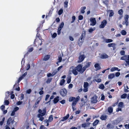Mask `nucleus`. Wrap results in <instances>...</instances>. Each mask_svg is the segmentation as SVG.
Segmentation results:
<instances>
[{
    "label": "nucleus",
    "instance_id": "23",
    "mask_svg": "<svg viewBox=\"0 0 129 129\" xmlns=\"http://www.w3.org/2000/svg\"><path fill=\"white\" fill-rule=\"evenodd\" d=\"M123 106V102H120L118 103V105L119 108H122Z\"/></svg>",
    "mask_w": 129,
    "mask_h": 129
},
{
    "label": "nucleus",
    "instance_id": "29",
    "mask_svg": "<svg viewBox=\"0 0 129 129\" xmlns=\"http://www.w3.org/2000/svg\"><path fill=\"white\" fill-rule=\"evenodd\" d=\"M52 79V78H48L46 81V83L47 84L50 83L51 82Z\"/></svg>",
    "mask_w": 129,
    "mask_h": 129
},
{
    "label": "nucleus",
    "instance_id": "42",
    "mask_svg": "<svg viewBox=\"0 0 129 129\" xmlns=\"http://www.w3.org/2000/svg\"><path fill=\"white\" fill-rule=\"evenodd\" d=\"M126 63L125 64V65L126 66L127 65H129V59H127L125 60Z\"/></svg>",
    "mask_w": 129,
    "mask_h": 129
},
{
    "label": "nucleus",
    "instance_id": "46",
    "mask_svg": "<svg viewBox=\"0 0 129 129\" xmlns=\"http://www.w3.org/2000/svg\"><path fill=\"white\" fill-rule=\"evenodd\" d=\"M72 21L71 22V23H73L74 21H75L76 19V17L75 16H73L72 17Z\"/></svg>",
    "mask_w": 129,
    "mask_h": 129
},
{
    "label": "nucleus",
    "instance_id": "13",
    "mask_svg": "<svg viewBox=\"0 0 129 129\" xmlns=\"http://www.w3.org/2000/svg\"><path fill=\"white\" fill-rule=\"evenodd\" d=\"M123 11L122 9H120L118 11V13L120 15V16L118 18L119 20H120L123 17Z\"/></svg>",
    "mask_w": 129,
    "mask_h": 129
},
{
    "label": "nucleus",
    "instance_id": "15",
    "mask_svg": "<svg viewBox=\"0 0 129 129\" xmlns=\"http://www.w3.org/2000/svg\"><path fill=\"white\" fill-rule=\"evenodd\" d=\"M100 58L102 59H106L108 58L109 56L105 53L102 54L100 56Z\"/></svg>",
    "mask_w": 129,
    "mask_h": 129
},
{
    "label": "nucleus",
    "instance_id": "18",
    "mask_svg": "<svg viewBox=\"0 0 129 129\" xmlns=\"http://www.w3.org/2000/svg\"><path fill=\"white\" fill-rule=\"evenodd\" d=\"M50 56L49 55H45L43 59L44 60L46 61L49 59Z\"/></svg>",
    "mask_w": 129,
    "mask_h": 129
},
{
    "label": "nucleus",
    "instance_id": "2",
    "mask_svg": "<svg viewBox=\"0 0 129 129\" xmlns=\"http://www.w3.org/2000/svg\"><path fill=\"white\" fill-rule=\"evenodd\" d=\"M86 32L85 30H83L82 33L81 34L78 41V44L79 46H81L84 41V38L85 37Z\"/></svg>",
    "mask_w": 129,
    "mask_h": 129
},
{
    "label": "nucleus",
    "instance_id": "16",
    "mask_svg": "<svg viewBox=\"0 0 129 129\" xmlns=\"http://www.w3.org/2000/svg\"><path fill=\"white\" fill-rule=\"evenodd\" d=\"M94 67L97 70H100L101 69L100 65L98 63L95 64L94 65Z\"/></svg>",
    "mask_w": 129,
    "mask_h": 129
},
{
    "label": "nucleus",
    "instance_id": "8",
    "mask_svg": "<svg viewBox=\"0 0 129 129\" xmlns=\"http://www.w3.org/2000/svg\"><path fill=\"white\" fill-rule=\"evenodd\" d=\"M107 21L106 20H103V21L101 22V24L100 25L99 27L100 28H104L107 24Z\"/></svg>",
    "mask_w": 129,
    "mask_h": 129
},
{
    "label": "nucleus",
    "instance_id": "40",
    "mask_svg": "<svg viewBox=\"0 0 129 129\" xmlns=\"http://www.w3.org/2000/svg\"><path fill=\"white\" fill-rule=\"evenodd\" d=\"M121 33L122 35H126V32L124 30H123L121 31Z\"/></svg>",
    "mask_w": 129,
    "mask_h": 129
},
{
    "label": "nucleus",
    "instance_id": "4",
    "mask_svg": "<svg viewBox=\"0 0 129 129\" xmlns=\"http://www.w3.org/2000/svg\"><path fill=\"white\" fill-rule=\"evenodd\" d=\"M14 119L10 117L7 120V124L8 126H11L14 123Z\"/></svg>",
    "mask_w": 129,
    "mask_h": 129
},
{
    "label": "nucleus",
    "instance_id": "22",
    "mask_svg": "<svg viewBox=\"0 0 129 129\" xmlns=\"http://www.w3.org/2000/svg\"><path fill=\"white\" fill-rule=\"evenodd\" d=\"M107 118V116L106 115H102L101 117L100 118L102 120H105Z\"/></svg>",
    "mask_w": 129,
    "mask_h": 129
},
{
    "label": "nucleus",
    "instance_id": "21",
    "mask_svg": "<svg viewBox=\"0 0 129 129\" xmlns=\"http://www.w3.org/2000/svg\"><path fill=\"white\" fill-rule=\"evenodd\" d=\"M115 77V75L114 73L110 74L108 76V78L110 79H111Z\"/></svg>",
    "mask_w": 129,
    "mask_h": 129
},
{
    "label": "nucleus",
    "instance_id": "60",
    "mask_svg": "<svg viewBox=\"0 0 129 129\" xmlns=\"http://www.w3.org/2000/svg\"><path fill=\"white\" fill-rule=\"evenodd\" d=\"M19 109V108L18 107H16L13 110V111L14 112H16Z\"/></svg>",
    "mask_w": 129,
    "mask_h": 129
},
{
    "label": "nucleus",
    "instance_id": "62",
    "mask_svg": "<svg viewBox=\"0 0 129 129\" xmlns=\"http://www.w3.org/2000/svg\"><path fill=\"white\" fill-rule=\"evenodd\" d=\"M119 102V100H118L117 102L116 103H114L112 105L113 107H115L118 104V103Z\"/></svg>",
    "mask_w": 129,
    "mask_h": 129
},
{
    "label": "nucleus",
    "instance_id": "14",
    "mask_svg": "<svg viewBox=\"0 0 129 129\" xmlns=\"http://www.w3.org/2000/svg\"><path fill=\"white\" fill-rule=\"evenodd\" d=\"M90 123V122H87V123H83L81 124V126L83 128H86L89 126Z\"/></svg>",
    "mask_w": 129,
    "mask_h": 129
},
{
    "label": "nucleus",
    "instance_id": "53",
    "mask_svg": "<svg viewBox=\"0 0 129 129\" xmlns=\"http://www.w3.org/2000/svg\"><path fill=\"white\" fill-rule=\"evenodd\" d=\"M120 54L122 55H124L125 54V51L124 50H122L120 51Z\"/></svg>",
    "mask_w": 129,
    "mask_h": 129
},
{
    "label": "nucleus",
    "instance_id": "47",
    "mask_svg": "<svg viewBox=\"0 0 129 129\" xmlns=\"http://www.w3.org/2000/svg\"><path fill=\"white\" fill-rule=\"evenodd\" d=\"M47 128L43 125H41L40 127V129H47Z\"/></svg>",
    "mask_w": 129,
    "mask_h": 129
},
{
    "label": "nucleus",
    "instance_id": "50",
    "mask_svg": "<svg viewBox=\"0 0 129 129\" xmlns=\"http://www.w3.org/2000/svg\"><path fill=\"white\" fill-rule=\"evenodd\" d=\"M27 74V72H25L22 76H21L23 78H24Z\"/></svg>",
    "mask_w": 129,
    "mask_h": 129
},
{
    "label": "nucleus",
    "instance_id": "61",
    "mask_svg": "<svg viewBox=\"0 0 129 129\" xmlns=\"http://www.w3.org/2000/svg\"><path fill=\"white\" fill-rule=\"evenodd\" d=\"M57 71H54L52 72V76H53L55 75L57 73Z\"/></svg>",
    "mask_w": 129,
    "mask_h": 129
},
{
    "label": "nucleus",
    "instance_id": "33",
    "mask_svg": "<svg viewBox=\"0 0 129 129\" xmlns=\"http://www.w3.org/2000/svg\"><path fill=\"white\" fill-rule=\"evenodd\" d=\"M127 94L126 93H124L121 95V99H125L127 97Z\"/></svg>",
    "mask_w": 129,
    "mask_h": 129
},
{
    "label": "nucleus",
    "instance_id": "20",
    "mask_svg": "<svg viewBox=\"0 0 129 129\" xmlns=\"http://www.w3.org/2000/svg\"><path fill=\"white\" fill-rule=\"evenodd\" d=\"M59 96H57L53 100V102L54 104L57 103L59 101Z\"/></svg>",
    "mask_w": 129,
    "mask_h": 129
},
{
    "label": "nucleus",
    "instance_id": "37",
    "mask_svg": "<svg viewBox=\"0 0 129 129\" xmlns=\"http://www.w3.org/2000/svg\"><path fill=\"white\" fill-rule=\"evenodd\" d=\"M5 118L4 117L2 119V121H0V125H2L4 122L5 121Z\"/></svg>",
    "mask_w": 129,
    "mask_h": 129
},
{
    "label": "nucleus",
    "instance_id": "24",
    "mask_svg": "<svg viewBox=\"0 0 129 129\" xmlns=\"http://www.w3.org/2000/svg\"><path fill=\"white\" fill-rule=\"evenodd\" d=\"M113 111V108L111 107H109L108 108V112L109 113H111Z\"/></svg>",
    "mask_w": 129,
    "mask_h": 129
},
{
    "label": "nucleus",
    "instance_id": "9",
    "mask_svg": "<svg viewBox=\"0 0 129 129\" xmlns=\"http://www.w3.org/2000/svg\"><path fill=\"white\" fill-rule=\"evenodd\" d=\"M90 20L91 22V23L90 24L91 25L93 26L96 24V21L95 18L91 17L90 19Z\"/></svg>",
    "mask_w": 129,
    "mask_h": 129
},
{
    "label": "nucleus",
    "instance_id": "45",
    "mask_svg": "<svg viewBox=\"0 0 129 129\" xmlns=\"http://www.w3.org/2000/svg\"><path fill=\"white\" fill-rule=\"evenodd\" d=\"M54 96L53 95L51 96L50 98V100L49 101H48V102L46 103V104H47L48 103H49V102H50L51 101V100L52 99L54 98Z\"/></svg>",
    "mask_w": 129,
    "mask_h": 129
},
{
    "label": "nucleus",
    "instance_id": "54",
    "mask_svg": "<svg viewBox=\"0 0 129 129\" xmlns=\"http://www.w3.org/2000/svg\"><path fill=\"white\" fill-rule=\"evenodd\" d=\"M53 119L52 115L50 116L49 118V119L50 121H52L53 120Z\"/></svg>",
    "mask_w": 129,
    "mask_h": 129
},
{
    "label": "nucleus",
    "instance_id": "31",
    "mask_svg": "<svg viewBox=\"0 0 129 129\" xmlns=\"http://www.w3.org/2000/svg\"><path fill=\"white\" fill-rule=\"evenodd\" d=\"M127 58V56L124 55L122 56L120 58V59L122 60H126Z\"/></svg>",
    "mask_w": 129,
    "mask_h": 129
},
{
    "label": "nucleus",
    "instance_id": "49",
    "mask_svg": "<svg viewBox=\"0 0 129 129\" xmlns=\"http://www.w3.org/2000/svg\"><path fill=\"white\" fill-rule=\"evenodd\" d=\"M83 19V17L82 15H80L78 16V19L79 20H82Z\"/></svg>",
    "mask_w": 129,
    "mask_h": 129
},
{
    "label": "nucleus",
    "instance_id": "55",
    "mask_svg": "<svg viewBox=\"0 0 129 129\" xmlns=\"http://www.w3.org/2000/svg\"><path fill=\"white\" fill-rule=\"evenodd\" d=\"M50 95L49 94H47L46 95V98H45V100L46 101L50 97Z\"/></svg>",
    "mask_w": 129,
    "mask_h": 129
},
{
    "label": "nucleus",
    "instance_id": "10",
    "mask_svg": "<svg viewBox=\"0 0 129 129\" xmlns=\"http://www.w3.org/2000/svg\"><path fill=\"white\" fill-rule=\"evenodd\" d=\"M74 68V66H72L70 68V69L72 68V70L71 71L72 73L74 75L76 76L78 74V72L77 70L75 68Z\"/></svg>",
    "mask_w": 129,
    "mask_h": 129
},
{
    "label": "nucleus",
    "instance_id": "63",
    "mask_svg": "<svg viewBox=\"0 0 129 129\" xmlns=\"http://www.w3.org/2000/svg\"><path fill=\"white\" fill-rule=\"evenodd\" d=\"M23 78L20 76L19 78L17 83H19Z\"/></svg>",
    "mask_w": 129,
    "mask_h": 129
},
{
    "label": "nucleus",
    "instance_id": "39",
    "mask_svg": "<svg viewBox=\"0 0 129 129\" xmlns=\"http://www.w3.org/2000/svg\"><path fill=\"white\" fill-rule=\"evenodd\" d=\"M91 63V62H88L84 66L86 67V68H88L89 67L90 64Z\"/></svg>",
    "mask_w": 129,
    "mask_h": 129
},
{
    "label": "nucleus",
    "instance_id": "64",
    "mask_svg": "<svg viewBox=\"0 0 129 129\" xmlns=\"http://www.w3.org/2000/svg\"><path fill=\"white\" fill-rule=\"evenodd\" d=\"M94 30L92 28H90L89 29L88 31L90 33H92Z\"/></svg>",
    "mask_w": 129,
    "mask_h": 129
},
{
    "label": "nucleus",
    "instance_id": "1",
    "mask_svg": "<svg viewBox=\"0 0 129 129\" xmlns=\"http://www.w3.org/2000/svg\"><path fill=\"white\" fill-rule=\"evenodd\" d=\"M80 97L79 96H77L76 98L72 96L70 97L69 101L70 102H71L73 101L72 104V107L73 111L76 110V108H75V106L77 104V103L80 100Z\"/></svg>",
    "mask_w": 129,
    "mask_h": 129
},
{
    "label": "nucleus",
    "instance_id": "3",
    "mask_svg": "<svg viewBox=\"0 0 129 129\" xmlns=\"http://www.w3.org/2000/svg\"><path fill=\"white\" fill-rule=\"evenodd\" d=\"M43 112L42 113V111L41 110L39 109L38 111V112L40 113L37 116L38 117H40L44 116L46 113V108H44L43 110Z\"/></svg>",
    "mask_w": 129,
    "mask_h": 129
},
{
    "label": "nucleus",
    "instance_id": "34",
    "mask_svg": "<svg viewBox=\"0 0 129 129\" xmlns=\"http://www.w3.org/2000/svg\"><path fill=\"white\" fill-rule=\"evenodd\" d=\"M113 40L110 39H107L105 40V41L107 43L111 42H113Z\"/></svg>",
    "mask_w": 129,
    "mask_h": 129
},
{
    "label": "nucleus",
    "instance_id": "56",
    "mask_svg": "<svg viewBox=\"0 0 129 129\" xmlns=\"http://www.w3.org/2000/svg\"><path fill=\"white\" fill-rule=\"evenodd\" d=\"M47 76L48 77H49L51 76L53 77L52 74L50 73H48L47 74Z\"/></svg>",
    "mask_w": 129,
    "mask_h": 129
},
{
    "label": "nucleus",
    "instance_id": "19",
    "mask_svg": "<svg viewBox=\"0 0 129 129\" xmlns=\"http://www.w3.org/2000/svg\"><path fill=\"white\" fill-rule=\"evenodd\" d=\"M69 117V114H67L66 116L64 117L63 118V119L61 120V121H64L65 120L67 119Z\"/></svg>",
    "mask_w": 129,
    "mask_h": 129
},
{
    "label": "nucleus",
    "instance_id": "25",
    "mask_svg": "<svg viewBox=\"0 0 129 129\" xmlns=\"http://www.w3.org/2000/svg\"><path fill=\"white\" fill-rule=\"evenodd\" d=\"M86 9V7H82L80 9H81V13L82 14H84L85 13V10Z\"/></svg>",
    "mask_w": 129,
    "mask_h": 129
},
{
    "label": "nucleus",
    "instance_id": "5",
    "mask_svg": "<svg viewBox=\"0 0 129 129\" xmlns=\"http://www.w3.org/2000/svg\"><path fill=\"white\" fill-rule=\"evenodd\" d=\"M129 16L127 15H125L124 17V21L122 22V24L123 25H125L126 26H127L129 25L128 21Z\"/></svg>",
    "mask_w": 129,
    "mask_h": 129
},
{
    "label": "nucleus",
    "instance_id": "43",
    "mask_svg": "<svg viewBox=\"0 0 129 129\" xmlns=\"http://www.w3.org/2000/svg\"><path fill=\"white\" fill-rule=\"evenodd\" d=\"M57 35V34L55 33H54L52 35V37L53 38H54L56 37Z\"/></svg>",
    "mask_w": 129,
    "mask_h": 129
},
{
    "label": "nucleus",
    "instance_id": "48",
    "mask_svg": "<svg viewBox=\"0 0 129 129\" xmlns=\"http://www.w3.org/2000/svg\"><path fill=\"white\" fill-rule=\"evenodd\" d=\"M0 108L2 110L4 111L5 109V106L4 105H3Z\"/></svg>",
    "mask_w": 129,
    "mask_h": 129
},
{
    "label": "nucleus",
    "instance_id": "58",
    "mask_svg": "<svg viewBox=\"0 0 129 129\" xmlns=\"http://www.w3.org/2000/svg\"><path fill=\"white\" fill-rule=\"evenodd\" d=\"M27 66L26 68V70H28L30 69V65L28 63L27 64Z\"/></svg>",
    "mask_w": 129,
    "mask_h": 129
},
{
    "label": "nucleus",
    "instance_id": "59",
    "mask_svg": "<svg viewBox=\"0 0 129 129\" xmlns=\"http://www.w3.org/2000/svg\"><path fill=\"white\" fill-rule=\"evenodd\" d=\"M61 30V29L58 28L57 32L58 35H59L60 34Z\"/></svg>",
    "mask_w": 129,
    "mask_h": 129
},
{
    "label": "nucleus",
    "instance_id": "57",
    "mask_svg": "<svg viewBox=\"0 0 129 129\" xmlns=\"http://www.w3.org/2000/svg\"><path fill=\"white\" fill-rule=\"evenodd\" d=\"M120 75V73L119 72H117L115 73V76L116 77H118Z\"/></svg>",
    "mask_w": 129,
    "mask_h": 129
},
{
    "label": "nucleus",
    "instance_id": "41",
    "mask_svg": "<svg viewBox=\"0 0 129 129\" xmlns=\"http://www.w3.org/2000/svg\"><path fill=\"white\" fill-rule=\"evenodd\" d=\"M92 103H97V101L96 99H94V97H93L92 99Z\"/></svg>",
    "mask_w": 129,
    "mask_h": 129
},
{
    "label": "nucleus",
    "instance_id": "36",
    "mask_svg": "<svg viewBox=\"0 0 129 129\" xmlns=\"http://www.w3.org/2000/svg\"><path fill=\"white\" fill-rule=\"evenodd\" d=\"M115 43H111L108 44V46L109 47H112L113 45H115Z\"/></svg>",
    "mask_w": 129,
    "mask_h": 129
},
{
    "label": "nucleus",
    "instance_id": "26",
    "mask_svg": "<svg viewBox=\"0 0 129 129\" xmlns=\"http://www.w3.org/2000/svg\"><path fill=\"white\" fill-rule=\"evenodd\" d=\"M99 122V120H98L96 119L94 121L93 123V126H95L97 125Z\"/></svg>",
    "mask_w": 129,
    "mask_h": 129
},
{
    "label": "nucleus",
    "instance_id": "44",
    "mask_svg": "<svg viewBox=\"0 0 129 129\" xmlns=\"http://www.w3.org/2000/svg\"><path fill=\"white\" fill-rule=\"evenodd\" d=\"M4 103L5 105H8L9 104V101L8 100H5L4 101Z\"/></svg>",
    "mask_w": 129,
    "mask_h": 129
},
{
    "label": "nucleus",
    "instance_id": "32",
    "mask_svg": "<svg viewBox=\"0 0 129 129\" xmlns=\"http://www.w3.org/2000/svg\"><path fill=\"white\" fill-rule=\"evenodd\" d=\"M110 13L109 14V16L110 17H111L113 16L114 14V13L113 11L112 10H110Z\"/></svg>",
    "mask_w": 129,
    "mask_h": 129
},
{
    "label": "nucleus",
    "instance_id": "51",
    "mask_svg": "<svg viewBox=\"0 0 129 129\" xmlns=\"http://www.w3.org/2000/svg\"><path fill=\"white\" fill-rule=\"evenodd\" d=\"M87 68L84 66L83 68H82V73H83L86 70Z\"/></svg>",
    "mask_w": 129,
    "mask_h": 129
},
{
    "label": "nucleus",
    "instance_id": "17",
    "mask_svg": "<svg viewBox=\"0 0 129 129\" xmlns=\"http://www.w3.org/2000/svg\"><path fill=\"white\" fill-rule=\"evenodd\" d=\"M120 70V69H119L117 67H113L111 69L110 71L111 72H113L115 71H119Z\"/></svg>",
    "mask_w": 129,
    "mask_h": 129
},
{
    "label": "nucleus",
    "instance_id": "11",
    "mask_svg": "<svg viewBox=\"0 0 129 129\" xmlns=\"http://www.w3.org/2000/svg\"><path fill=\"white\" fill-rule=\"evenodd\" d=\"M75 68L78 71L80 72V73H82V66L81 64H79Z\"/></svg>",
    "mask_w": 129,
    "mask_h": 129
},
{
    "label": "nucleus",
    "instance_id": "30",
    "mask_svg": "<svg viewBox=\"0 0 129 129\" xmlns=\"http://www.w3.org/2000/svg\"><path fill=\"white\" fill-rule=\"evenodd\" d=\"M65 82V80L64 79H62L60 80L59 83V84L61 86H62L63 85Z\"/></svg>",
    "mask_w": 129,
    "mask_h": 129
},
{
    "label": "nucleus",
    "instance_id": "28",
    "mask_svg": "<svg viewBox=\"0 0 129 129\" xmlns=\"http://www.w3.org/2000/svg\"><path fill=\"white\" fill-rule=\"evenodd\" d=\"M64 25V24L63 22H62L59 26L58 28L61 29L63 27Z\"/></svg>",
    "mask_w": 129,
    "mask_h": 129
},
{
    "label": "nucleus",
    "instance_id": "12",
    "mask_svg": "<svg viewBox=\"0 0 129 129\" xmlns=\"http://www.w3.org/2000/svg\"><path fill=\"white\" fill-rule=\"evenodd\" d=\"M85 57V56L84 54L80 55L79 58V61L78 62H82Z\"/></svg>",
    "mask_w": 129,
    "mask_h": 129
},
{
    "label": "nucleus",
    "instance_id": "38",
    "mask_svg": "<svg viewBox=\"0 0 129 129\" xmlns=\"http://www.w3.org/2000/svg\"><path fill=\"white\" fill-rule=\"evenodd\" d=\"M93 81H96V82L98 83H99L100 82H101L102 80L100 78L98 79L97 80L96 79H94L93 80Z\"/></svg>",
    "mask_w": 129,
    "mask_h": 129
},
{
    "label": "nucleus",
    "instance_id": "7",
    "mask_svg": "<svg viewBox=\"0 0 129 129\" xmlns=\"http://www.w3.org/2000/svg\"><path fill=\"white\" fill-rule=\"evenodd\" d=\"M89 85V84L87 82H84L83 85L84 88L83 89L84 92H86L88 91V87Z\"/></svg>",
    "mask_w": 129,
    "mask_h": 129
},
{
    "label": "nucleus",
    "instance_id": "35",
    "mask_svg": "<svg viewBox=\"0 0 129 129\" xmlns=\"http://www.w3.org/2000/svg\"><path fill=\"white\" fill-rule=\"evenodd\" d=\"M63 12V10L62 9H60L58 11V14L59 15H60L62 14Z\"/></svg>",
    "mask_w": 129,
    "mask_h": 129
},
{
    "label": "nucleus",
    "instance_id": "52",
    "mask_svg": "<svg viewBox=\"0 0 129 129\" xmlns=\"http://www.w3.org/2000/svg\"><path fill=\"white\" fill-rule=\"evenodd\" d=\"M71 77H69L68 78V80L67 81V83H70L71 81Z\"/></svg>",
    "mask_w": 129,
    "mask_h": 129
},
{
    "label": "nucleus",
    "instance_id": "27",
    "mask_svg": "<svg viewBox=\"0 0 129 129\" xmlns=\"http://www.w3.org/2000/svg\"><path fill=\"white\" fill-rule=\"evenodd\" d=\"M105 86L103 84H101L100 85H99V88L102 89H104L105 88Z\"/></svg>",
    "mask_w": 129,
    "mask_h": 129
},
{
    "label": "nucleus",
    "instance_id": "6",
    "mask_svg": "<svg viewBox=\"0 0 129 129\" xmlns=\"http://www.w3.org/2000/svg\"><path fill=\"white\" fill-rule=\"evenodd\" d=\"M67 91L65 88L61 89L60 91V93L62 96H65L67 94Z\"/></svg>",
    "mask_w": 129,
    "mask_h": 129
}]
</instances>
